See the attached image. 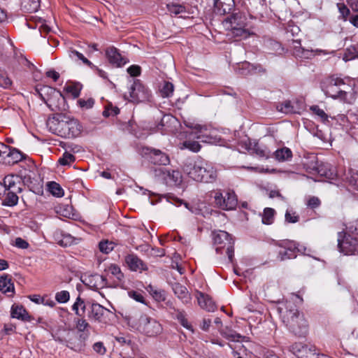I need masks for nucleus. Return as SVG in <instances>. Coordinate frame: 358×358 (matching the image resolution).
<instances>
[{
    "instance_id": "nucleus-62",
    "label": "nucleus",
    "mask_w": 358,
    "mask_h": 358,
    "mask_svg": "<svg viewBox=\"0 0 358 358\" xmlns=\"http://www.w3.org/2000/svg\"><path fill=\"white\" fill-rule=\"evenodd\" d=\"M76 327L79 331H85L88 327H90L89 323L84 319V317H81L78 319L76 322Z\"/></svg>"
},
{
    "instance_id": "nucleus-58",
    "label": "nucleus",
    "mask_w": 358,
    "mask_h": 358,
    "mask_svg": "<svg viewBox=\"0 0 358 358\" xmlns=\"http://www.w3.org/2000/svg\"><path fill=\"white\" fill-rule=\"evenodd\" d=\"M310 110L314 114L320 117L322 121L327 120L328 116L325 112L317 106H313L310 108Z\"/></svg>"
},
{
    "instance_id": "nucleus-39",
    "label": "nucleus",
    "mask_w": 358,
    "mask_h": 358,
    "mask_svg": "<svg viewBox=\"0 0 358 358\" xmlns=\"http://www.w3.org/2000/svg\"><path fill=\"white\" fill-rule=\"evenodd\" d=\"M83 151L84 149L81 145L71 143L67 145L62 157H73L74 155L81 153Z\"/></svg>"
},
{
    "instance_id": "nucleus-32",
    "label": "nucleus",
    "mask_w": 358,
    "mask_h": 358,
    "mask_svg": "<svg viewBox=\"0 0 358 358\" xmlns=\"http://www.w3.org/2000/svg\"><path fill=\"white\" fill-rule=\"evenodd\" d=\"M89 303L86 304L85 301L78 296L72 306V310L75 312L76 315L80 317H85V310L86 309L89 310Z\"/></svg>"
},
{
    "instance_id": "nucleus-47",
    "label": "nucleus",
    "mask_w": 358,
    "mask_h": 358,
    "mask_svg": "<svg viewBox=\"0 0 358 358\" xmlns=\"http://www.w3.org/2000/svg\"><path fill=\"white\" fill-rule=\"evenodd\" d=\"M337 7L340 13V18L343 21H347L350 15V8L344 3H337Z\"/></svg>"
},
{
    "instance_id": "nucleus-44",
    "label": "nucleus",
    "mask_w": 358,
    "mask_h": 358,
    "mask_svg": "<svg viewBox=\"0 0 358 358\" xmlns=\"http://www.w3.org/2000/svg\"><path fill=\"white\" fill-rule=\"evenodd\" d=\"M278 110L285 113L291 114L295 113L294 107L290 101H285L277 106Z\"/></svg>"
},
{
    "instance_id": "nucleus-38",
    "label": "nucleus",
    "mask_w": 358,
    "mask_h": 358,
    "mask_svg": "<svg viewBox=\"0 0 358 358\" xmlns=\"http://www.w3.org/2000/svg\"><path fill=\"white\" fill-rule=\"evenodd\" d=\"M206 172L202 173L203 179L200 182H211L217 178V171L213 167L204 166Z\"/></svg>"
},
{
    "instance_id": "nucleus-24",
    "label": "nucleus",
    "mask_w": 358,
    "mask_h": 358,
    "mask_svg": "<svg viewBox=\"0 0 358 358\" xmlns=\"http://www.w3.org/2000/svg\"><path fill=\"white\" fill-rule=\"evenodd\" d=\"M234 6V0H214L215 10L220 15L229 13Z\"/></svg>"
},
{
    "instance_id": "nucleus-11",
    "label": "nucleus",
    "mask_w": 358,
    "mask_h": 358,
    "mask_svg": "<svg viewBox=\"0 0 358 358\" xmlns=\"http://www.w3.org/2000/svg\"><path fill=\"white\" fill-rule=\"evenodd\" d=\"M214 201L217 208L224 210H233L237 206V198L233 192H226L224 194L219 191L216 192Z\"/></svg>"
},
{
    "instance_id": "nucleus-15",
    "label": "nucleus",
    "mask_w": 358,
    "mask_h": 358,
    "mask_svg": "<svg viewBox=\"0 0 358 358\" xmlns=\"http://www.w3.org/2000/svg\"><path fill=\"white\" fill-rule=\"evenodd\" d=\"M240 146L241 149L243 150L241 151V152H245V151H246L248 155H256L259 157L268 155L266 151L264 150L258 143L255 141L252 142L250 139L242 141Z\"/></svg>"
},
{
    "instance_id": "nucleus-63",
    "label": "nucleus",
    "mask_w": 358,
    "mask_h": 358,
    "mask_svg": "<svg viewBox=\"0 0 358 358\" xmlns=\"http://www.w3.org/2000/svg\"><path fill=\"white\" fill-rule=\"evenodd\" d=\"M93 350L99 355H104L106 352V349L102 342H96L93 346Z\"/></svg>"
},
{
    "instance_id": "nucleus-13",
    "label": "nucleus",
    "mask_w": 358,
    "mask_h": 358,
    "mask_svg": "<svg viewBox=\"0 0 358 358\" xmlns=\"http://www.w3.org/2000/svg\"><path fill=\"white\" fill-rule=\"evenodd\" d=\"M291 48L293 55L299 59H310L315 55L325 53V52L320 49H305L301 47L300 40H293L291 44Z\"/></svg>"
},
{
    "instance_id": "nucleus-54",
    "label": "nucleus",
    "mask_w": 358,
    "mask_h": 358,
    "mask_svg": "<svg viewBox=\"0 0 358 358\" xmlns=\"http://www.w3.org/2000/svg\"><path fill=\"white\" fill-rule=\"evenodd\" d=\"M12 84L10 79L6 73L0 70V86L3 88L9 87Z\"/></svg>"
},
{
    "instance_id": "nucleus-53",
    "label": "nucleus",
    "mask_w": 358,
    "mask_h": 358,
    "mask_svg": "<svg viewBox=\"0 0 358 358\" xmlns=\"http://www.w3.org/2000/svg\"><path fill=\"white\" fill-rule=\"evenodd\" d=\"M274 157H292V152L289 148L282 146L274 152Z\"/></svg>"
},
{
    "instance_id": "nucleus-33",
    "label": "nucleus",
    "mask_w": 358,
    "mask_h": 358,
    "mask_svg": "<svg viewBox=\"0 0 358 358\" xmlns=\"http://www.w3.org/2000/svg\"><path fill=\"white\" fill-rule=\"evenodd\" d=\"M14 157L20 155V157H27L17 148H10L6 144L0 142V157Z\"/></svg>"
},
{
    "instance_id": "nucleus-52",
    "label": "nucleus",
    "mask_w": 358,
    "mask_h": 358,
    "mask_svg": "<svg viewBox=\"0 0 358 358\" xmlns=\"http://www.w3.org/2000/svg\"><path fill=\"white\" fill-rule=\"evenodd\" d=\"M108 271L114 275L119 281H122L124 278V274L121 271L120 268L116 264H111L108 267Z\"/></svg>"
},
{
    "instance_id": "nucleus-26",
    "label": "nucleus",
    "mask_w": 358,
    "mask_h": 358,
    "mask_svg": "<svg viewBox=\"0 0 358 358\" xmlns=\"http://www.w3.org/2000/svg\"><path fill=\"white\" fill-rule=\"evenodd\" d=\"M196 299L201 308L206 309L208 311H214L215 310L216 306L208 295L197 291Z\"/></svg>"
},
{
    "instance_id": "nucleus-25",
    "label": "nucleus",
    "mask_w": 358,
    "mask_h": 358,
    "mask_svg": "<svg viewBox=\"0 0 358 358\" xmlns=\"http://www.w3.org/2000/svg\"><path fill=\"white\" fill-rule=\"evenodd\" d=\"M106 55L108 62L115 65L116 66H121L124 65L126 62L124 58L118 52L117 50L114 47H110L106 50Z\"/></svg>"
},
{
    "instance_id": "nucleus-36",
    "label": "nucleus",
    "mask_w": 358,
    "mask_h": 358,
    "mask_svg": "<svg viewBox=\"0 0 358 358\" xmlns=\"http://www.w3.org/2000/svg\"><path fill=\"white\" fill-rule=\"evenodd\" d=\"M173 313H172V314H175L174 317L179 321L180 324L187 329H191L192 326L191 324H189L186 318L185 312L184 310H180L178 309H176L175 308H173Z\"/></svg>"
},
{
    "instance_id": "nucleus-27",
    "label": "nucleus",
    "mask_w": 358,
    "mask_h": 358,
    "mask_svg": "<svg viewBox=\"0 0 358 358\" xmlns=\"http://www.w3.org/2000/svg\"><path fill=\"white\" fill-rule=\"evenodd\" d=\"M162 331V327L161 324L155 319L150 317L149 320V323L142 334L151 337L157 336L158 334H161Z\"/></svg>"
},
{
    "instance_id": "nucleus-12",
    "label": "nucleus",
    "mask_w": 358,
    "mask_h": 358,
    "mask_svg": "<svg viewBox=\"0 0 358 358\" xmlns=\"http://www.w3.org/2000/svg\"><path fill=\"white\" fill-rule=\"evenodd\" d=\"M185 124L187 127L194 129L196 138L201 141L208 143H213L217 141V138L214 136V129L208 128L206 125L194 124L187 121H185Z\"/></svg>"
},
{
    "instance_id": "nucleus-61",
    "label": "nucleus",
    "mask_w": 358,
    "mask_h": 358,
    "mask_svg": "<svg viewBox=\"0 0 358 358\" xmlns=\"http://www.w3.org/2000/svg\"><path fill=\"white\" fill-rule=\"evenodd\" d=\"M306 204L309 208L315 209L321 205V201L318 197L311 196L308 199Z\"/></svg>"
},
{
    "instance_id": "nucleus-17",
    "label": "nucleus",
    "mask_w": 358,
    "mask_h": 358,
    "mask_svg": "<svg viewBox=\"0 0 358 358\" xmlns=\"http://www.w3.org/2000/svg\"><path fill=\"white\" fill-rule=\"evenodd\" d=\"M170 285L174 294L183 304L187 305L191 303L192 296L185 286L178 282H170Z\"/></svg>"
},
{
    "instance_id": "nucleus-5",
    "label": "nucleus",
    "mask_w": 358,
    "mask_h": 358,
    "mask_svg": "<svg viewBox=\"0 0 358 358\" xmlns=\"http://www.w3.org/2000/svg\"><path fill=\"white\" fill-rule=\"evenodd\" d=\"M153 164L151 169L156 176L161 177L167 185L178 187L182 182V177L178 171H169L164 166L170 164V158H150Z\"/></svg>"
},
{
    "instance_id": "nucleus-19",
    "label": "nucleus",
    "mask_w": 358,
    "mask_h": 358,
    "mask_svg": "<svg viewBox=\"0 0 358 358\" xmlns=\"http://www.w3.org/2000/svg\"><path fill=\"white\" fill-rule=\"evenodd\" d=\"M125 262L130 270L133 271L142 272L148 270L147 265L136 255L134 254L127 255L125 257Z\"/></svg>"
},
{
    "instance_id": "nucleus-40",
    "label": "nucleus",
    "mask_w": 358,
    "mask_h": 358,
    "mask_svg": "<svg viewBox=\"0 0 358 358\" xmlns=\"http://www.w3.org/2000/svg\"><path fill=\"white\" fill-rule=\"evenodd\" d=\"M82 85L80 83H71L64 87V90L72 95L73 99L79 96Z\"/></svg>"
},
{
    "instance_id": "nucleus-29",
    "label": "nucleus",
    "mask_w": 358,
    "mask_h": 358,
    "mask_svg": "<svg viewBox=\"0 0 358 358\" xmlns=\"http://www.w3.org/2000/svg\"><path fill=\"white\" fill-rule=\"evenodd\" d=\"M4 187V192L6 190H15L18 186H16L17 183H20V179L19 175H8L3 178V182H1Z\"/></svg>"
},
{
    "instance_id": "nucleus-56",
    "label": "nucleus",
    "mask_w": 358,
    "mask_h": 358,
    "mask_svg": "<svg viewBox=\"0 0 358 358\" xmlns=\"http://www.w3.org/2000/svg\"><path fill=\"white\" fill-rule=\"evenodd\" d=\"M150 292L153 298L157 301H163L165 300V294L164 291L153 289L152 287L150 286Z\"/></svg>"
},
{
    "instance_id": "nucleus-43",
    "label": "nucleus",
    "mask_w": 358,
    "mask_h": 358,
    "mask_svg": "<svg viewBox=\"0 0 358 358\" xmlns=\"http://www.w3.org/2000/svg\"><path fill=\"white\" fill-rule=\"evenodd\" d=\"M275 210L271 208H266L262 215V222L264 224H271L274 220Z\"/></svg>"
},
{
    "instance_id": "nucleus-18",
    "label": "nucleus",
    "mask_w": 358,
    "mask_h": 358,
    "mask_svg": "<svg viewBox=\"0 0 358 358\" xmlns=\"http://www.w3.org/2000/svg\"><path fill=\"white\" fill-rule=\"evenodd\" d=\"M232 242L230 235L224 231H219L213 235V243L216 245L215 250L217 253L222 254L225 247Z\"/></svg>"
},
{
    "instance_id": "nucleus-16",
    "label": "nucleus",
    "mask_w": 358,
    "mask_h": 358,
    "mask_svg": "<svg viewBox=\"0 0 358 358\" xmlns=\"http://www.w3.org/2000/svg\"><path fill=\"white\" fill-rule=\"evenodd\" d=\"M279 245L282 248L278 252V258L281 261L295 258L299 251L294 242L285 241Z\"/></svg>"
},
{
    "instance_id": "nucleus-3",
    "label": "nucleus",
    "mask_w": 358,
    "mask_h": 358,
    "mask_svg": "<svg viewBox=\"0 0 358 358\" xmlns=\"http://www.w3.org/2000/svg\"><path fill=\"white\" fill-rule=\"evenodd\" d=\"M46 126L51 133L62 138H75L83 131V126L77 119L62 114L49 117Z\"/></svg>"
},
{
    "instance_id": "nucleus-49",
    "label": "nucleus",
    "mask_w": 358,
    "mask_h": 358,
    "mask_svg": "<svg viewBox=\"0 0 358 358\" xmlns=\"http://www.w3.org/2000/svg\"><path fill=\"white\" fill-rule=\"evenodd\" d=\"M115 247V243L108 241H102L99 244L100 251L105 254H108Z\"/></svg>"
},
{
    "instance_id": "nucleus-50",
    "label": "nucleus",
    "mask_w": 358,
    "mask_h": 358,
    "mask_svg": "<svg viewBox=\"0 0 358 358\" xmlns=\"http://www.w3.org/2000/svg\"><path fill=\"white\" fill-rule=\"evenodd\" d=\"M31 173H24L23 172L21 173V176H20V182H22L23 185H27L30 189H31V185L33 184V180L34 178L31 176Z\"/></svg>"
},
{
    "instance_id": "nucleus-46",
    "label": "nucleus",
    "mask_w": 358,
    "mask_h": 358,
    "mask_svg": "<svg viewBox=\"0 0 358 358\" xmlns=\"http://www.w3.org/2000/svg\"><path fill=\"white\" fill-rule=\"evenodd\" d=\"M181 149H187L193 152H197L201 149V145L197 141H185L183 142Z\"/></svg>"
},
{
    "instance_id": "nucleus-37",
    "label": "nucleus",
    "mask_w": 358,
    "mask_h": 358,
    "mask_svg": "<svg viewBox=\"0 0 358 358\" xmlns=\"http://www.w3.org/2000/svg\"><path fill=\"white\" fill-rule=\"evenodd\" d=\"M221 335L231 341H239L240 338H245L240 334L231 329L225 328L221 331Z\"/></svg>"
},
{
    "instance_id": "nucleus-64",
    "label": "nucleus",
    "mask_w": 358,
    "mask_h": 358,
    "mask_svg": "<svg viewBox=\"0 0 358 358\" xmlns=\"http://www.w3.org/2000/svg\"><path fill=\"white\" fill-rule=\"evenodd\" d=\"M349 182L358 190V171H351Z\"/></svg>"
},
{
    "instance_id": "nucleus-10",
    "label": "nucleus",
    "mask_w": 358,
    "mask_h": 358,
    "mask_svg": "<svg viewBox=\"0 0 358 358\" xmlns=\"http://www.w3.org/2000/svg\"><path fill=\"white\" fill-rule=\"evenodd\" d=\"M129 101L134 103L149 101L151 93L139 80H134L129 91Z\"/></svg>"
},
{
    "instance_id": "nucleus-20",
    "label": "nucleus",
    "mask_w": 358,
    "mask_h": 358,
    "mask_svg": "<svg viewBox=\"0 0 358 358\" xmlns=\"http://www.w3.org/2000/svg\"><path fill=\"white\" fill-rule=\"evenodd\" d=\"M86 285L92 289H98L105 287L107 284L106 278L99 274L90 275L85 276L83 281Z\"/></svg>"
},
{
    "instance_id": "nucleus-22",
    "label": "nucleus",
    "mask_w": 358,
    "mask_h": 358,
    "mask_svg": "<svg viewBox=\"0 0 358 358\" xmlns=\"http://www.w3.org/2000/svg\"><path fill=\"white\" fill-rule=\"evenodd\" d=\"M13 165L17 166L19 176L24 171V173H32L36 170V165L32 160V158H20L19 160L15 161L13 163Z\"/></svg>"
},
{
    "instance_id": "nucleus-1",
    "label": "nucleus",
    "mask_w": 358,
    "mask_h": 358,
    "mask_svg": "<svg viewBox=\"0 0 358 358\" xmlns=\"http://www.w3.org/2000/svg\"><path fill=\"white\" fill-rule=\"evenodd\" d=\"M282 322L294 335L304 337L308 332V324L303 313L292 301L281 302L275 307Z\"/></svg>"
},
{
    "instance_id": "nucleus-9",
    "label": "nucleus",
    "mask_w": 358,
    "mask_h": 358,
    "mask_svg": "<svg viewBox=\"0 0 358 358\" xmlns=\"http://www.w3.org/2000/svg\"><path fill=\"white\" fill-rule=\"evenodd\" d=\"M150 317L140 311H134L124 317L129 329L143 334L149 323Z\"/></svg>"
},
{
    "instance_id": "nucleus-6",
    "label": "nucleus",
    "mask_w": 358,
    "mask_h": 358,
    "mask_svg": "<svg viewBox=\"0 0 358 358\" xmlns=\"http://www.w3.org/2000/svg\"><path fill=\"white\" fill-rule=\"evenodd\" d=\"M35 90L52 111L60 110L59 102L63 101L64 98L59 91L52 87L41 85H36Z\"/></svg>"
},
{
    "instance_id": "nucleus-4",
    "label": "nucleus",
    "mask_w": 358,
    "mask_h": 358,
    "mask_svg": "<svg viewBox=\"0 0 358 358\" xmlns=\"http://www.w3.org/2000/svg\"><path fill=\"white\" fill-rule=\"evenodd\" d=\"M222 24L228 36L245 39L251 35L247 28V17L241 12L234 13L226 17Z\"/></svg>"
},
{
    "instance_id": "nucleus-2",
    "label": "nucleus",
    "mask_w": 358,
    "mask_h": 358,
    "mask_svg": "<svg viewBox=\"0 0 358 358\" xmlns=\"http://www.w3.org/2000/svg\"><path fill=\"white\" fill-rule=\"evenodd\" d=\"M321 88L326 96L334 99L349 104L354 103L356 99V92L354 85L348 80L343 79L337 76L327 78L321 83Z\"/></svg>"
},
{
    "instance_id": "nucleus-60",
    "label": "nucleus",
    "mask_w": 358,
    "mask_h": 358,
    "mask_svg": "<svg viewBox=\"0 0 358 358\" xmlns=\"http://www.w3.org/2000/svg\"><path fill=\"white\" fill-rule=\"evenodd\" d=\"M63 238L59 241V245L62 246L66 247L68 245H71L73 241L74 238L70 234H63Z\"/></svg>"
},
{
    "instance_id": "nucleus-59",
    "label": "nucleus",
    "mask_w": 358,
    "mask_h": 358,
    "mask_svg": "<svg viewBox=\"0 0 358 358\" xmlns=\"http://www.w3.org/2000/svg\"><path fill=\"white\" fill-rule=\"evenodd\" d=\"M357 57L358 55L356 54L355 49L354 48L352 49L348 48L343 55V59L345 62H348L354 59Z\"/></svg>"
},
{
    "instance_id": "nucleus-23",
    "label": "nucleus",
    "mask_w": 358,
    "mask_h": 358,
    "mask_svg": "<svg viewBox=\"0 0 358 358\" xmlns=\"http://www.w3.org/2000/svg\"><path fill=\"white\" fill-rule=\"evenodd\" d=\"M89 311L87 316L89 318L94 319L96 321H101V317L105 312H110V310L97 303H89Z\"/></svg>"
},
{
    "instance_id": "nucleus-34",
    "label": "nucleus",
    "mask_w": 358,
    "mask_h": 358,
    "mask_svg": "<svg viewBox=\"0 0 358 358\" xmlns=\"http://www.w3.org/2000/svg\"><path fill=\"white\" fill-rule=\"evenodd\" d=\"M69 56L73 60L81 61L85 65L90 67L92 69H96V66H94L88 59H87L82 53L76 50H70L69 51Z\"/></svg>"
},
{
    "instance_id": "nucleus-28",
    "label": "nucleus",
    "mask_w": 358,
    "mask_h": 358,
    "mask_svg": "<svg viewBox=\"0 0 358 358\" xmlns=\"http://www.w3.org/2000/svg\"><path fill=\"white\" fill-rule=\"evenodd\" d=\"M11 317L22 321L31 320V316L22 306L13 305L11 308Z\"/></svg>"
},
{
    "instance_id": "nucleus-41",
    "label": "nucleus",
    "mask_w": 358,
    "mask_h": 358,
    "mask_svg": "<svg viewBox=\"0 0 358 358\" xmlns=\"http://www.w3.org/2000/svg\"><path fill=\"white\" fill-rule=\"evenodd\" d=\"M138 152L141 155L143 156H157L162 154L161 150L154 149L147 146L141 145L138 148Z\"/></svg>"
},
{
    "instance_id": "nucleus-35",
    "label": "nucleus",
    "mask_w": 358,
    "mask_h": 358,
    "mask_svg": "<svg viewBox=\"0 0 358 358\" xmlns=\"http://www.w3.org/2000/svg\"><path fill=\"white\" fill-rule=\"evenodd\" d=\"M0 291L4 294L14 292V285L11 282V278L7 275L0 278Z\"/></svg>"
},
{
    "instance_id": "nucleus-30",
    "label": "nucleus",
    "mask_w": 358,
    "mask_h": 358,
    "mask_svg": "<svg viewBox=\"0 0 358 358\" xmlns=\"http://www.w3.org/2000/svg\"><path fill=\"white\" fill-rule=\"evenodd\" d=\"M8 192L6 194V196L3 202V204L8 206H14L18 202V196H17V193H21L22 192V188L20 186L17 187L15 190H8Z\"/></svg>"
},
{
    "instance_id": "nucleus-48",
    "label": "nucleus",
    "mask_w": 358,
    "mask_h": 358,
    "mask_svg": "<svg viewBox=\"0 0 358 358\" xmlns=\"http://www.w3.org/2000/svg\"><path fill=\"white\" fill-rule=\"evenodd\" d=\"M168 10L175 15L185 12V7L182 4L171 3L167 4Z\"/></svg>"
},
{
    "instance_id": "nucleus-7",
    "label": "nucleus",
    "mask_w": 358,
    "mask_h": 358,
    "mask_svg": "<svg viewBox=\"0 0 358 358\" xmlns=\"http://www.w3.org/2000/svg\"><path fill=\"white\" fill-rule=\"evenodd\" d=\"M83 335L78 337L76 332L71 330H64L59 334L53 336L55 341L65 344L68 348L79 351L84 345L83 340L81 339Z\"/></svg>"
},
{
    "instance_id": "nucleus-31",
    "label": "nucleus",
    "mask_w": 358,
    "mask_h": 358,
    "mask_svg": "<svg viewBox=\"0 0 358 358\" xmlns=\"http://www.w3.org/2000/svg\"><path fill=\"white\" fill-rule=\"evenodd\" d=\"M40 8V0H21V10L25 13H34Z\"/></svg>"
},
{
    "instance_id": "nucleus-51",
    "label": "nucleus",
    "mask_w": 358,
    "mask_h": 358,
    "mask_svg": "<svg viewBox=\"0 0 358 358\" xmlns=\"http://www.w3.org/2000/svg\"><path fill=\"white\" fill-rule=\"evenodd\" d=\"M255 71V67L249 62H243L241 66L238 68V72L243 76H247Z\"/></svg>"
},
{
    "instance_id": "nucleus-8",
    "label": "nucleus",
    "mask_w": 358,
    "mask_h": 358,
    "mask_svg": "<svg viewBox=\"0 0 358 358\" xmlns=\"http://www.w3.org/2000/svg\"><path fill=\"white\" fill-rule=\"evenodd\" d=\"M181 164L183 171L189 178L199 182L203 179L202 173L206 172L203 161L199 159L195 160V158H185Z\"/></svg>"
},
{
    "instance_id": "nucleus-55",
    "label": "nucleus",
    "mask_w": 358,
    "mask_h": 358,
    "mask_svg": "<svg viewBox=\"0 0 358 358\" xmlns=\"http://www.w3.org/2000/svg\"><path fill=\"white\" fill-rule=\"evenodd\" d=\"M78 103L82 108L90 109L93 107L94 101L92 98H88L87 99H80L78 101Z\"/></svg>"
},
{
    "instance_id": "nucleus-14",
    "label": "nucleus",
    "mask_w": 358,
    "mask_h": 358,
    "mask_svg": "<svg viewBox=\"0 0 358 358\" xmlns=\"http://www.w3.org/2000/svg\"><path fill=\"white\" fill-rule=\"evenodd\" d=\"M289 350L298 358H313L315 355V347L308 346L302 343L291 345Z\"/></svg>"
},
{
    "instance_id": "nucleus-21",
    "label": "nucleus",
    "mask_w": 358,
    "mask_h": 358,
    "mask_svg": "<svg viewBox=\"0 0 358 358\" xmlns=\"http://www.w3.org/2000/svg\"><path fill=\"white\" fill-rule=\"evenodd\" d=\"M338 247L340 251L345 255H350L356 250L357 241L350 235L345 236L343 240L338 239Z\"/></svg>"
},
{
    "instance_id": "nucleus-57",
    "label": "nucleus",
    "mask_w": 358,
    "mask_h": 358,
    "mask_svg": "<svg viewBox=\"0 0 358 358\" xmlns=\"http://www.w3.org/2000/svg\"><path fill=\"white\" fill-rule=\"evenodd\" d=\"M70 295L68 291H61L56 294L55 299L59 303H66L69 300Z\"/></svg>"
},
{
    "instance_id": "nucleus-45",
    "label": "nucleus",
    "mask_w": 358,
    "mask_h": 358,
    "mask_svg": "<svg viewBox=\"0 0 358 358\" xmlns=\"http://www.w3.org/2000/svg\"><path fill=\"white\" fill-rule=\"evenodd\" d=\"M173 85L170 82L164 81L160 89V93L163 97H169L173 94Z\"/></svg>"
},
{
    "instance_id": "nucleus-42",
    "label": "nucleus",
    "mask_w": 358,
    "mask_h": 358,
    "mask_svg": "<svg viewBox=\"0 0 358 358\" xmlns=\"http://www.w3.org/2000/svg\"><path fill=\"white\" fill-rule=\"evenodd\" d=\"M48 187L50 192L57 197H61L64 195V190L61 186L55 182H49L48 183Z\"/></svg>"
}]
</instances>
